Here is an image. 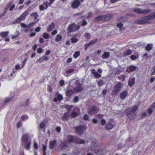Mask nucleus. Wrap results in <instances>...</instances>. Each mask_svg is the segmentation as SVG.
I'll list each match as a JSON object with an SVG mask.
<instances>
[{
    "label": "nucleus",
    "instance_id": "obj_42",
    "mask_svg": "<svg viewBox=\"0 0 155 155\" xmlns=\"http://www.w3.org/2000/svg\"><path fill=\"white\" fill-rule=\"evenodd\" d=\"M77 141L79 142L78 143H80L81 144H82L84 143V140L82 139H79L78 138V139L77 140Z\"/></svg>",
    "mask_w": 155,
    "mask_h": 155
},
{
    "label": "nucleus",
    "instance_id": "obj_6",
    "mask_svg": "<svg viewBox=\"0 0 155 155\" xmlns=\"http://www.w3.org/2000/svg\"><path fill=\"white\" fill-rule=\"evenodd\" d=\"M80 28V26H77L74 23H72L69 25L68 28V30L70 32L75 31L78 30Z\"/></svg>",
    "mask_w": 155,
    "mask_h": 155
},
{
    "label": "nucleus",
    "instance_id": "obj_23",
    "mask_svg": "<svg viewBox=\"0 0 155 155\" xmlns=\"http://www.w3.org/2000/svg\"><path fill=\"white\" fill-rule=\"evenodd\" d=\"M9 34L8 31H4L1 32L0 33V35L1 37L4 38L8 36Z\"/></svg>",
    "mask_w": 155,
    "mask_h": 155
},
{
    "label": "nucleus",
    "instance_id": "obj_8",
    "mask_svg": "<svg viewBox=\"0 0 155 155\" xmlns=\"http://www.w3.org/2000/svg\"><path fill=\"white\" fill-rule=\"evenodd\" d=\"M97 110V107L95 105H93L89 107L88 113L90 115L94 114L96 113Z\"/></svg>",
    "mask_w": 155,
    "mask_h": 155
},
{
    "label": "nucleus",
    "instance_id": "obj_21",
    "mask_svg": "<svg viewBox=\"0 0 155 155\" xmlns=\"http://www.w3.org/2000/svg\"><path fill=\"white\" fill-rule=\"evenodd\" d=\"M54 27V24L53 23H51V24L48 26L47 28V31L48 32H50Z\"/></svg>",
    "mask_w": 155,
    "mask_h": 155
},
{
    "label": "nucleus",
    "instance_id": "obj_58",
    "mask_svg": "<svg viewBox=\"0 0 155 155\" xmlns=\"http://www.w3.org/2000/svg\"><path fill=\"white\" fill-rule=\"evenodd\" d=\"M48 3H48V2H45L44 3V5L45 6V9H47L48 8Z\"/></svg>",
    "mask_w": 155,
    "mask_h": 155
},
{
    "label": "nucleus",
    "instance_id": "obj_49",
    "mask_svg": "<svg viewBox=\"0 0 155 155\" xmlns=\"http://www.w3.org/2000/svg\"><path fill=\"white\" fill-rule=\"evenodd\" d=\"M27 61V59H25L23 61V62H22V66L21 67V68H23L24 67V66L25 65V63Z\"/></svg>",
    "mask_w": 155,
    "mask_h": 155
},
{
    "label": "nucleus",
    "instance_id": "obj_33",
    "mask_svg": "<svg viewBox=\"0 0 155 155\" xmlns=\"http://www.w3.org/2000/svg\"><path fill=\"white\" fill-rule=\"evenodd\" d=\"M80 54V52L79 51L76 52L74 54L73 56L74 58H78Z\"/></svg>",
    "mask_w": 155,
    "mask_h": 155
},
{
    "label": "nucleus",
    "instance_id": "obj_1",
    "mask_svg": "<svg viewBox=\"0 0 155 155\" xmlns=\"http://www.w3.org/2000/svg\"><path fill=\"white\" fill-rule=\"evenodd\" d=\"M138 109V106H134L133 108L129 107L126 110V113L128 117L130 120L134 119L136 114L135 111Z\"/></svg>",
    "mask_w": 155,
    "mask_h": 155
},
{
    "label": "nucleus",
    "instance_id": "obj_60",
    "mask_svg": "<svg viewBox=\"0 0 155 155\" xmlns=\"http://www.w3.org/2000/svg\"><path fill=\"white\" fill-rule=\"evenodd\" d=\"M58 32L56 30H55L51 32V34L53 35H54L57 34Z\"/></svg>",
    "mask_w": 155,
    "mask_h": 155
},
{
    "label": "nucleus",
    "instance_id": "obj_7",
    "mask_svg": "<svg viewBox=\"0 0 155 155\" xmlns=\"http://www.w3.org/2000/svg\"><path fill=\"white\" fill-rule=\"evenodd\" d=\"M77 133L79 135H81L85 130V127L83 125H80L75 127Z\"/></svg>",
    "mask_w": 155,
    "mask_h": 155
},
{
    "label": "nucleus",
    "instance_id": "obj_30",
    "mask_svg": "<svg viewBox=\"0 0 155 155\" xmlns=\"http://www.w3.org/2000/svg\"><path fill=\"white\" fill-rule=\"evenodd\" d=\"M74 106L73 105H66L65 107L67 109L68 112H69L71 109L74 107Z\"/></svg>",
    "mask_w": 155,
    "mask_h": 155
},
{
    "label": "nucleus",
    "instance_id": "obj_63",
    "mask_svg": "<svg viewBox=\"0 0 155 155\" xmlns=\"http://www.w3.org/2000/svg\"><path fill=\"white\" fill-rule=\"evenodd\" d=\"M39 9L41 11L43 10L44 9V6L42 5H41L39 6Z\"/></svg>",
    "mask_w": 155,
    "mask_h": 155
},
{
    "label": "nucleus",
    "instance_id": "obj_54",
    "mask_svg": "<svg viewBox=\"0 0 155 155\" xmlns=\"http://www.w3.org/2000/svg\"><path fill=\"white\" fill-rule=\"evenodd\" d=\"M22 125V122L21 121H19L17 124V127H20Z\"/></svg>",
    "mask_w": 155,
    "mask_h": 155
},
{
    "label": "nucleus",
    "instance_id": "obj_39",
    "mask_svg": "<svg viewBox=\"0 0 155 155\" xmlns=\"http://www.w3.org/2000/svg\"><path fill=\"white\" fill-rule=\"evenodd\" d=\"M84 36L87 39H89L91 37V35L88 33H86L85 34Z\"/></svg>",
    "mask_w": 155,
    "mask_h": 155
},
{
    "label": "nucleus",
    "instance_id": "obj_57",
    "mask_svg": "<svg viewBox=\"0 0 155 155\" xmlns=\"http://www.w3.org/2000/svg\"><path fill=\"white\" fill-rule=\"evenodd\" d=\"M138 23L139 24H144L146 23V22L144 20H140L139 21Z\"/></svg>",
    "mask_w": 155,
    "mask_h": 155
},
{
    "label": "nucleus",
    "instance_id": "obj_19",
    "mask_svg": "<svg viewBox=\"0 0 155 155\" xmlns=\"http://www.w3.org/2000/svg\"><path fill=\"white\" fill-rule=\"evenodd\" d=\"M135 81V79L134 78H130L128 82V85L130 86H131L134 84V82Z\"/></svg>",
    "mask_w": 155,
    "mask_h": 155
},
{
    "label": "nucleus",
    "instance_id": "obj_34",
    "mask_svg": "<svg viewBox=\"0 0 155 155\" xmlns=\"http://www.w3.org/2000/svg\"><path fill=\"white\" fill-rule=\"evenodd\" d=\"M94 75L95 77L97 78H99L101 76V74L97 72H95Z\"/></svg>",
    "mask_w": 155,
    "mask_h": 155
},
{
    "label": "nucleus",
    "instance_id": "obj_27",
    "mask_svg": "<svg viewBox=\"0 0 155 155\" xmlns=\"http://www.w3.org/2000/svg\"><path fill=\"white\" fill-rule=\"evenodd\" d=\"M127 93L126 92L124 91L121 94L120 96L122 98L124 99L127 96Z\"/></svg>",
    "mask_w": 155,
    "mask_h": 155
},
{
    "label": "nucleus",
    "instance_id": "obj_24",
    "mask_svg": "<svg viewBox=\"0 0 155 155\" xmlns=\"http://www.w3.org/2000/svg\"><path fill=\"white\" fill-rule=\"evenodd\" d=\"M69 117V114L68 113H65L63 116L62 117V120H67Z\"/></svg>",
    "mask_w": 155,
    "mask_h": 155
},
{
    "label": "nucleus",
    "instance_id": "obj_40",
    "mask_svg": "<svg viewBox=\"0 0 155 155\" xmlns=\"http://www.w3.org/2000/svg\"><path fill=\"white\" fill-rule=\"evenodd\" d=\"M83 118L84 120H89V116L87 114H85L84 115Z\"/></svg>",
    "mask_w": 155,
    "mask_h": 155
},
{
    "label": "nucleus",
    "instance_id": "obj_26",
    "mask_svg": "<svg viewBox=\"0 0 155 155\" xmlns=\"http://www.w3.org/2000/svg\"><path fill=\"white\" fill-rule=\"evenodd\" d=\"M30 16L33 17L35 19H36L38 16V13L35 12L31 14Z\"/></svg>",
    "mask_w": 155,
    "mask_h": 155
},
{
    "label": "nucleus",
    "instance_id": "obj_9",
    "mask_svg": "<svg viewBox=\"0 0 155 155\" xmlns=\"http://www.w3.org/2000/svg\"><path fill=\"white\" fill-rule=\"evenodd\" d=\"M78 137L75 136H69L68 137L67 141L69 144L70 143L75 142L78 143L79 142L77 141Z\"/></svg>",
    "mask_w": 155,
    "mask_h": 155
},
{
    "label": "nucleus",
    "instance_id": "obj_17",
    "mask_svg": "<svg viewBox=\"0 0 155 155\" xmlns=\"http://www.w3.org/2000/svg\"><path fill=\"white\" fill-rule=\"evenodd\" d=\"M57 141V140H54L51 141L50 142L49 146L51 149H52L55 147Z\"/></svg>",
    "mask_w": 155,
    "mask_h": 155
},
{
    "label": "nucleus",
    "instance_id": "obj_47",
    "mask_svg": "<svg viewBox=\"0 0 155 155\" xmlns=\"http://www.w3.org/2000/svg\"><path fill=\"white\" fill-rule=\"evenodd\" d=\"M96 141H97V140L95 139H94V140H93L92 141L93 142L92 143L91 145L92 146H93L94 147H95Z\"/></svg>",
    "mask_w": 155,
    "mask_h": 155
},
{
    "label": "nucleus",
    "instance_id": "obj_62",
    "mask_svg": "<svg viewBox=\"0 0 155 155\" xmlns=\"http://www.w3.org/2000/svg\"><path fill=\"white\" fill-rule=\"evenodd\" d=\"M57 131L58 132H60L61 130V128L59 127H58L56 128Z\"/></svg>",
    "mask_w": 155,
    "mask_h": 155
},
{
    "label": "nucleus",
    "instance_id": "obj_37",
    "mask_svg": "<svg viewBox=\"0 0 155 155\" xmlns=\"http://www.w3.org/2000/svg\"><path fill=\"white\" fill-rule=\"evenodd\" d=\"M43 37L45 39H48L49 38V35L47 33H44L43 34Z\"/></svg>",
    "mask_w": 155,
    "mask_h": 155
},
{
    "label": "nucleus",
    "instance_id": "obj_52",
    "mask_svg": "<svg viewBox=\"0 0 155 155\" xmlns=\"http://www.w3.org/2000/svg\"><path fill=\"white\" fill-rule=\"evenodd\" d=\"M87 21H86L85 20H83L82 23L81 24L82 25V26H85V25H87Z\"/></svg>",
    "mask_w": 155,
    "mask_h": 155
},
{
    "label": "nucleus",
    "instance_id": "obj_46",
    "mask_svg": "<svg viewBox=\"0 0 155 155\" xmlns=\"http://www.w3.org/2000/svg\"><path fill=\"white\" fill-rule=\"evenodd\" d=\"M57 98L59 100H61L63 99V96L62 95L58 94L57 96Z\"/></svg>",
    "mask_w": 155,
    "mask_h": 155
},
{
    "label": "nucleus",
    "instance_id": "obj_2",
    "mask_svg": "<svg viewBox=\"0 0 155 155\" xmlns=\"http://www.w3.org/2000/svg\"><path fill=\"white\" fill-rule=\"evenodd\" d=\"M113 15L112 14H107L105 15H99L95 18L94 21L95 22L100 21H107L111 18Z\"/></svg>",
    "mask_w": 155,
    "mask_h": 155
},
{
    "label": "nucleus",
    "instance_id": "obj_41",
    "mask_svg": "<svg viewBox=\"0 0 155 155\" xmlns=\"http://www.w3.org/2000/svg\"><path fill=\"white\" fill-rule=\"evenodd\" d=\"M71 40L72 43H74L78 41V39L76 38H71Z\"/></svg>",
    "mask_w": 155,
    "mask_h": 155
},
{
    "label": "nucleus",
    "instance_id": "obj_16",
    "mask_svg": "<svg viewBox=\"0 0 155 155\" xmlns=\"http://www.w3.org/2000/svg\"><path fill=\"white\" fill-rule=\"evenodd\" d=\"M155 17V13H153L151 14L150 15L148 16H146L144 18L145 20L148 19L153 20Z\"/></svg>",
    "mask_w": 155,
    "mask_h": 155
},
{
    "label": "nucleus",
    "instance_id": "obj_4",
    "mask_svg": "<svg viewBox=\"0 0 155 155\" xmlns=\"http://www.w3.org/2000/svg\"><path fill=\"white\" fill-rule=\"evenodd\" d=\"M83 89V87L81 84L76 82V86L74 87L73 90L75 93H78L81 91Z\"/></svg>",
    "mask_w": 155,
    "mask_h": 155
},
{
    "label": "nucleus",
    "instance_id": "obj_64",
    "mask_svg": "<svg viewBox=\"0 0 155 155\" xmlns=\"http://www.w3.org/2000/svg\"><path fill=\"white\" fill-rule=\"evenodd\" d=\"M153 111V110L152 109V108H149L148 110V112L149 114H150Z\"/></svg>",
    "mask_w": 155,
    "mask_h": 155
},
{
    "label": "nucleus",
    "instance_id": "obj_36",
    "mask_svg": "<svg viewBox=\"0 0 155 155\" xmlns=\"http://www.w3.org/2000/svg\"><path fill=\"white\" fill-rule=\"evenodd\" d=\"M131 53L132 51L131 50H128L124 53V55H128L131 54Z\"/></svg>",
    "mask_w": 155,
    "mask_h": 155
},
{
    "label": "nucleus",
    "instance_id": "obj_50",
    "mask_svg": "<svg viewBox=\"0 0 155 155\" xmlns=\"http://www.w3.org/2000/svg\"><path fill=\"white\" fill-rule=\"evenodd\" d=\"M79 100V97L78 96H75L74 99V101L75 102H77Z\"/></svg>",
    "mask_w": 155,
    "mask_h": 155
},
{
    "label": "nucleus",
    "instance_id": "obj_55",
    "mask_svg": "<svg viewBox=\"0 0 155 155\" xmlns=\"http://www.w3.org/2000/svg\"><path fill=\"white\" fill-rule=\"evenodd\" d=\"M33 146H34L35 148L36 149H37L38 148V144L35 142H34Z\"/></svg>",
    "mask_w": 155,
    "mask_h": 155
},
{
    "label": "nucleus",
    "instance_id": "obj_15",
    "mask_svg": "<svg viewBox=\"0 0 155 155\" xmlns=\"http://www.w3.org/2000/svg\"><path fill=\"white\" fill-rule=\"evenodd\" d=\"M136 68V67L134 66H129L127 69L126 71L128 72H130L135 70Z\"/></svg>",
    "mask_w": 155,
    "mask_h": 155
},
{
    "label": "nucleus",
    "instance_id": "obj_25",
    "mask_svg": "<svg viewBox=\"0 0 155 155\" xmlns=\"http://www.w3.org/2000/svg\"><path fill=\"white\" fill-rule=\"evenodd\" d=\"M106 128L108 130H111L113 127V125L110 123H108L106 126Z\"/></svg>",
    "mask_w": 155,
    "mask_h": 155
},
{
    "label": "nucleus",
    "instance_id": "obj_12",
    "mask_svg": "<svg viewBox=\"0 0 155 155\" xmlns=\"http://www.w3.org/2000/svg\"><path fill=\"white\" fill-rule=\"evenodd\" d=\"M76 111H78V112H79L80 111L79 108L78 107L74 108L73 111L71 113V116L72 117H74L78 115V114L76 112Z\"/></svg>",
    "mask_w": 155,
    "mask_h": 155
},
{
    "label": "nucleus",
    "instance_id": "obj_61",
    "mask_svg": "<svg viewBox=\"0 0 155 155\" xmlns=\"http://www.w3.org/2000/svg\"><path fill=\"white\" fill-rule=\"evenodd\" d=\"M11 99V98H7L6 100H5V101L4 102V103H6L8 102Z\"/></svg>",
    "mask_w": 155,
    "mask_h": 155
},
{
    "label": "nucleus",
    "instance_id": "obj_20",
    "mask_svg": "<svg viewBox=\"0 0 155 155\" xmlns=\"http://www.w3.org/2000/svg\"><path fill=\"white\" fill-rule=\"evenodd\" d=\"M29 136L28 134H24L22 137V140L24 141H27L29 139Z\"/></svg>",
    "mask_w": 155,
    "mask_h": 155
},
{
    "label": "nucleus",
    "instance_id": "obj_44",
    "mask_svg": "<svg viewBox=\"0 0 155 155\" xmlns=\"http://www.w3.org/2000/svg\"><path fill=\"white\" fill-rule=\"evenodd\" d=\"M31 146V143L30 142H28L25 146L26 149L29 150Z\"/></svg>",
    "mask_w": 155,
    "mask_h": 155
},
{
    "label": "nucleus",
    "instance_id": "obj_18",
    "mask_svg": "<svg viewBox=\"0 0 155 155\" xmlns=\"http://www.w3.org/2000/svg\"><path fill=\"white\" fill-rule=\"evenodd\" d=\"M118 20L120 21L119 23H117V26L118 27L120 28L123 26V24L121 21H123L124 20V18L123 17H120L118 18Z\"/></svg>",
    "mask_w": 155,
    "mask_h": 155
},
{
    "label": "nucleus",
    "instance_id": "obj_43",
    "mask_svg": "<svg viewBox=\"0 0 155 155\" xmlns=\"http://www.w3.org/2000/svg\"><path fill=\"white\" fill-rule=\"evenodd\" d=\"M97 39H94L93 40L91 41L88 43L89 45H91L93 44L94 43L96 42L97 41Z\"/></svg>",
    "mask_w": 155,
    "mask_h": 155
},
{
    "label": "nucleus",
    "instance_id": "obj_10",
    "mask_svg": "<svg viewBox=\"0 0 155 155\" xmlns=\"http://www.w3.org/2000/svg\"><path fill=\"white\" fill-rule=\"evenodd\" d=\"M122 86V84L121 83H118L114 87V90L113 91V93L117 95L118 92L120 91Z\"/></svg>",
    "mask_w": 155,
    "mask_h": 155
},
{
    "label": "nucleus",
    "instance_id": "obj_48",
    "mask_svg": "<svg viewBox=\"0 0 155 155\" xmlns=\"http://www.w3.org/2000/svg\"><path fill=\"white\" fill-rule=\"evenodd\" d=\"M74 71V69H71L69 70H68L66 71V72L67 74H69L71 73L72 72Z\"/></svg>",
    "mask_w": 155,
    "mask_h": 155
},
{
    "label": "nucleus",
    "instance_id": "obj_38",
    "mask_svg": "<svg viewBox=\"0 0 155 155\" xmlns=\"http://www.w3.org/2000/svg\"><path fill=\"white\" fill-rule=\"evenodd\" d=\"M19 35H20L19 33L18 32L17 35H12V36L11 38L12 39H15L16 38H18L19 36Z\"/></svg>",
    "mask_w": 155,
    "mask_h": 155
},
{
    "label": "nucleus",
    "instance_id": "obj_31",
    "mask_svg": "<svg viewBox=\"0 0 155 155\" xmlns=\"http://www.w3.org/2000/svg\"><path fill=\"white\" fill-rule=\"evenodd\" d=\"M152 48V46L151 45L148 44L145 47L146 49L148 51L151 50Z\"/></svg>",
    "mask_w": 155,
    "mask_h": 155
},
{
    "label": "nucleus",
    "instance_id": "obj_22",
    "mask_svg": "<svg viewBox=\"0 0 155 155\" xmlns=\"http://www.w3.org/2000/svg\"><path fill=\"white\" fill-rule=\"evenodd\" d=\"M110 52H106L102 55V57L103 58H107L109 57Z\"/></svg>",
    "mask_w": 155,
    "mask_h": 155
},
{
    "label": "nucleus",
    "instance_id": "obj_14",
    "mask_svg": "<svg viewBox=\"0 0 155 155\" xmlns=\"http://www.w3.org/2000/svg\"><path fill=\"white\" fill-rule=\"evenodd\" d=\"M47 121L46 120H43L39 125V130H41L44 128L46 126Z\"/></svg>",
    "mask_w": 155,
    "mask_h": 155
},
{
    "label": "nucleus",
    "instance_id": "obj_59",
    "mask_svg": "<svg viewBox=\"0 0 155 155\" xmlns=\"http://www.w3.org/2000/svg\"><path fill=\"white\" fill-rule=\"evenodd\" d=\"M41 30V28L39 27H37L35 28V31L36 32H38Z\"/></svg>",
    "mask_w": 155,
    "mask_h": 155
},
{
    "label": "nucleus",
    "instance_id": "obj_11",
    "mask_svg": "<svg viewBox=\"0 0 155 155\" xmlns=\"http://www.w3.org/2000/svg\"><path fill=\"white\" fill-rule=\"evenodd\" d=\"M68 143L66 140H64L61 142L60 147L62 149H65L68 146Z\"/></svg>",
    "mask_w": 155,
    "mask_h": 155
},
{
    "label": "nucleus",
    "instance_id": "obj_13",
    "mask_svg": "<svg viewBox=\"0 0 155 155\" xmlns=\"http://www.w3.org/2000/svg\"><path fill=\"white\" fill-rule=\"evenodd\" d=\"M80 5V2L78 0H74L72 4V7L75 8Z\"/></svg>",
    "mask_w": 155,
    "mask_h": 155
},
{
    "label": "nucleus",
    "instance_id": "obj_56",
    "mask_svg": "<svg viewBox=\"0 0 155 155\" xmlns=\"http://www.w3.org/2000/svg\"><path fill=\"white\" fill-rule=\"evenodd\" d=\"M21 25L22 27L24 28H26L27 27H28V25H27L23 23H21Z\"/></svg>",
    "mask_w": 155,
    "mask_h": 155
},
{
    "label": "nucleus",
    "instance_id": "obj_35",
    "mask_svg": "<svg viewBox=\"0 0 155 155\" xmlns=\"http://www.w3.org/2000/svg\"><path fill=\"white\" fill-rule=\"evenodd\" d=\"M47 146L45 145H43V155H46V150L47 149Z\"/></svg>",
    "mask_w": 155,
    "mask_h": 155
},
{
    "label": "nucleus",
    "instance_id": "obj_53",
    "mask_svg": "<svg viewBox=\"0 0 155 155\" xmlns=\"http://www.w3.org/2000/svg\"><path fill=\"white\" fill-rule=\"evenodd\" d=\"M43 51L42 49L41 48H39L37 50V52L39 53H41Z\"/></svg>",
    "mask_w": 155,
    "mask_h": 155
},
{
    "label": "nucleus",
    "instance_id": "obj_45",
    "mask_svg": "<svg viewBox=\"0 0 155 155\" xmlns=\"http://www.w3.org/2000/svg\"><path fill=\"white\" fill-rule=\"evenodd\" d=\"M101 123L102 125H105L106 124V121L104 119H102L101 120Z\"/></svg>",
    "mask_w": 155,
    "mask_h": 155
},
{
    "label": "nucleus",
    "instance_id": "obj_5",
    "mask_svg": "<svg viewBox=\"0 0 155 155\" xmlns=\"http://www.w3.org/2000/svg\"><path fill=\"white\" fill-rule=\"evenodd\" d=\"M28 12L25 11L18 18L16 19L14 22V23H19L23 19H25L26 18Z\"/></svg>",
    "mask_w": 155,
    "mask_h": 155
},
{
    "label": "nucleus",
    "instance_id": "obj_28",
    "mask_svg": "<svg viewBox=\"0 0 155 155\" xmlns=\"http://www.w3.org/2000/svg\"><path fill=\"white\" fill-rule=\"evenodd\" d=\"M62 36L61 35L58 34L57 35L55 41H59L62 39Z\"/></svg>",
    "mask_w": 155,
    "mask_h": 155
},
{
    "label": "nucleus",
    "instance_id": "obj_51",
    "mask_svg": "<svg viewBox=\"0 0 155 155\" xmlns=\"http://www.w3.org/2000/svg\"><path fill=\"white\" fill-rule=\"evenodd\" d=\"M35 24V22H32L30 23L28 25L29 28H31V27H32V26H33Z\"/></svg>",
    "mask_w": 155,
    "mask_h": 155
},
{
    "label": "nucleus",
    "instance_id": "obj_3",
    "mask_svg": "<svg viewBox=\"0 0 155 155\" xmlns=\"http://www.w3.org/2000/svg\"><path fill=\"white\" fill-rule=\"evenodd\" d=\"M133 11L134 12L139 14H147L150 12V10L149 9L142 10L139 8H134Z\"/></svg>",
    "mask_w": 155,
    "mask_h": 155
},
{
    "label": "nucleus",
    "instance_id": "obj_29",
    "mask_svg": "<svg viewBox=\"0 0 155 155\" xmlns=\"http://www.w3.org/2000/svg\"><path fill=\"white\" fill-rule=\"evenodd\" d=\"M73 91L71 90H68L66 92V95L68 97H70L73 94Z\"/></svg>",
    "mask_w": 155,
    "mask_h": 155
},
{
    "label": "nucleus",
    "instance_id": "obj_32",
    "mask_svg": "<svg viewBox=\"0 0 155 155\" xmlns=\"http://www.w3.org/2000/svg\"><path fill=\"white\" fill-rule=\"evenodd\" d=\"M28 118V116L26 115H24L21 117V119L22 121L27 120Z\"/></svg>",
    "mask_w": 155,
    "mask_h": 155
}]
</instances>
